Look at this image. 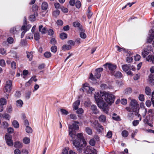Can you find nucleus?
Segmentation results:
<instances>
[{
  "instance_id": "1",
  "label": "nucleus",
  "mask_w": 154,
  "mask_h": 154,
  "mask_svg": "<svg viewBox=\"0 0 154 154\" xmlns=\"http://www.w3.org/2000/svg\"><path fill=\"white\" fill-rule=\"evenodd\" d=\"M94 98L98 107L107 112L106 108L108 104L111 105L114 103L115 97L109 92L100 91L95 92Z\"/></svg>"
},
{
  "instance_id": "2",
  "label": "nucleus",
  "mask_w": 154,
  "mask_h": 154,
  "mask_svg": "<svg viewBox=\"0 0 154 154\" xmlns=\"http://www.w3.org/2000/svg\"><path fill=\"white\" fill-rule=\"evenodd\" d=\"M69 134L72 138L74 139L73 142L74 146L76 148L77 150L79 152H82L83 148L85 146L87 143L83 137L82 133L75 134L72 131H69Z\"/></svg>"
},
{
  "instance_id": "3",
  "label": "nucleus",
  "mask_w": 154,
  "mask_h": 154,
  "mask_svg": "<svg viewBox=\"0 0 154 154\" xmlns=\"http://www.w3.org/2000/svg\"><path fill=\"white\" fill-rule=\"evenodd\" d=\"M80 90L85 91L88 94H92V92L95 90L94 89L89 86L87 83H85L82 85V88H81Z\"/></svg>"
},
{
  "instance_id": "4",
  "label": "nucleus",
  "mask_w": 154,
  "mask_h": 154,
  "mask_svg": "<svg viewBox=\"0 0 154 154\" xmlns=\"http://www.w3.org/2000/svg\"><path fill=\"white\" fill-rule=\"evenodd\" d=\"M153 49L151 46H148L142 52V55L143 57H145L148 54L152 52Z\"/></svg>"
},
{
  "instance_id": "5",
  "label": "nucleus",
  "mask_w": 154,
  "mask_h": 154,
  "mask_svg": "<svg viewBox=\"0 0 154 154\" xmlns=\"http://www.w3.org/2000/svg\"><path fill=\"white\" fill-rule=\"evenodd\" d=\"M5 138L6 140L7 144L9 146H12L13 145L14 143L12 140V137L11 135L7 134L5 136Z\"/></svg>"
},
{
  "instance_id": "6",
  "label": "nucleus",
  "mask_w": 154,
  "mask_h": 154,
  "mask_svg": "<svg viewBox=\"0 0 154 154\" xmlns=\"http://www.w3.org/2000/svg\"><path fill=\"white\" fill-rule=\"evenodd\" d=\"M84 154H97L96 149L90 146H87L84 151Z\"/></svg>"
},
{
  "instance_id": "7",
  "label": "nucleus",
  "mask_w": 154,
  "mask_h": 154,
  "mask_svg": "<svg viewBox=\"0 0 154 154\" xmlns=\"http://www.w3.org/2000/svg\"><path fill=\"white\" fill-rule=\"evenodd\" d=\"M12 86V82L10 80L6 82V85L4 90L5 92L9 93L11 90Z\"/></svg>"
},
{
  "instance_id": "8",
  "label": "nucleus",
  "mask_w": 154,
  "mask_h": 154,
  "mask_svg": "<svg viewBox=\"0 0 154 154\" xmlns=\"http://www.w3.org/2000/svg\"><path fill=\"white\" fill-rule=\"evenodd\" d=\"M93 124L94 125L93 126L94 127L95 129L99 132L102 131L103 130V126L99 124L98 121L95 120L93 123Z\"/></svg>"
},
{
  "instance_id": "9",
  "label": "nucleus",
  "mask_w": 154,
  "mask_h": 154,
  "mask_svg": "<svg viewBox=\"0 0 154 154\" xmlns=\"http://www.w3.org/2000/svg\"><path fill=\"white\" fill-rule=\"evenodd\" d=\"M104 66H107L111 71L112 74L113 73V71H114L117 68V66L116 65L112 64L111 63H106L104 65Z\"/></svg>"
},
{
  "instance_id": "10",
  "label": "nucleus",
  "mask_w": 154,
  "mask_h": 154,
  "mask_svg": "<svg viewBox=\"0 0 154 154\" xmlns=\"http://www.w3.org/2000/svg\"><path fill=\"white\" fill-rule=\"evenodd\" d=\"M69 131H72L75 134H76V132L73 131L72 130L74 129L77 130H79V128L78 125L75 123H73L72 125H69Z\"/></svg>"
},
{
  "instance_id": "11",
  "label": "nucleus",
  "mask_w": 154,
  "mask_h": 154,
  "mask_svg": "<svg viewBox=\"0 0 154 154\" xmlns=\"http://www.w3.org/2000/svg\"><path fill=\"white\" fill-rule=\"evenodd\" d=\"M26 17L24 18V25L22 26L21 28V30H25L26 31L29 30V29H30L31 27V25H28L27 26H26V25L27 24L26 23Z\"/></svg>"
},
{
  "instance_id": "12",
  "label": "nucleus",
  "mask_w": 154,
  "mask_h": 154,
  "mask_svg": "<svg viewBox=\"0 0 154 154\" xmlns=\"http://www.w3.org/2000/svg\"><path fill=\"white\" fill-rule=\"evenodd\" d=\"M36 76H34L32 77L25 84L26 85L29 86L31 84L32 81H34L35 82H36L37 81V79L36 78Z\"/></svg>"
},
{
  "instance_id": "13",
  "label": "nucleus",
  "mask_w": 154,
  "mask_h": 154,
  "mask_svg": "<svg viewBox=\"0 0 154 154\" xmlns=\"http://www.w3.org/2000/svg\"><path fill=\"white\" fill-rule=\"evenodd\" d=\"M148 80L152 85H154V74H150L149 76Z\"/></svg>"
},
{
  "instance_id": "14",
  "label": "nucleus",
  "mask_w": 154,
  "mask_h": 154,
  "mask_svg": "<svg viewBox=\"0 0 154 154\" xmlns=\"http://www.w3.org/2000/svg\"><path fill=\"white\" fill-rule=\"evenodd\" d=\"M14 146L15 148H21L23 147V144L20 141H16L14 142Z\"/></svg>"
},
{
  "instance_id": "15",
  "label": "nucleus",
  "mask_w": 154,
  "mask_h": 154,
  "mask_svg": "<svg viewBox=\"0 0 154 154\" xmlns=\"http://www.w3.org/2000/svg\"><path fill=\"white\" fill-rule=\"evenodd\" d=\"M80 36L81 38L83 39H85L87 37L86 35L84 32L85 31L82 28L80 30Z\"/></svg>"
},
{
  "instance_id": "16",
  "label": "nucleus",
  "mask_w": 154,
  "mask_h": 154,
  "mask_svg": "<svg viewBox=\"0 0 154 154\" xmlns=\"http://www.w3.org/2000/svg\"><path fill=\"white\" fill-rule=\"evenodd\" d=\"M39 31L42 34L46 33L47 31V29L45 27H43L42 25H40L39 26Z\"/></svg>"
},
{
  "instance_id": "17",
  "label": "nucleus",
  "mask_w": 154,
  "mask_h": 154,
  "mask_svg": "<svg viewBox=\"0 0 154 154\" xmlns=\"http://www.w3.org/2000/svg\"><path fill=\"white\" fill-rule=\"evenodd\" d=\"M80 101L79 100H78L74 102L73 104V107L75 110H76L78 109V106L79 105Z\"/></svg>"
},
{
  "instance_id": "18",
  "label": "nucleus",
  "mask_w": 154,
  "mask_h": 154,
  "mask_svg": "<svg viewBox=\"0 0 154 154\" xmlns=\"http://www.w3.org/2000/svg\"><path fill=\"white\" fill-rule=\"evenodd\" d=\"M130 105L132 106L135 107L138 106L137 100L135 99H132L131 100L130 103Z\"/></svg>"
},
{
  "instance_id": "19",
  "label": "nucleus",
  "mask_w": 154,
  "mask_h": 154,
  "mask_svg": "<svg viewBox=\"0 0 154 154\" xmlns=\"http://www.w3.org/2000/svg\"><path fill=\"white\" fill-rule=\"evenodd\" d=\"M73 26L75 27H78L80 30L82 28V26L80 25V23L77 21L74 22L73 23Z\"/></svg>"
},
{
  "instance_id": "20",
  "label": "nucleus",
  "mask_w": 154,
  "mask_h": 154,
  "mask_svg": "<svg viewBox=\"0 0 154 154\" xmlns=\"http://www.w3.org/2000/svg\"><path fill=\"white\" fill-rule=\"evenodd\" d=\"M91 109L95 114H97L98 112V111L97 108V106L95 105H92L91 107Z\"/></svg>"
},
{
  "instance_id": "21",
  "label": "nucleus",
  "mask_w": 154,
  "mask_h": 154,
  "mask_svg": "<svg viewBox=\"0 0 154 154\" xmlns=\"http://www.w3.org/2000/svg\"><path fill=\"white\" fill-rule=\"evenodd\" d=\"M71 48V46L68 45H63L62 47V49L63 51L68 50Z\"/></svg>"
},
{
  "instance_id": "22",
  "label": "nucleus",
  "mask_w": 154,
  "mask_h": 154,
  "mask_svg": "<svg viewBox=\"0 0 154 154\" xmlns=\"http://www.w3.org/2000/svg\"><path fill=\"white\" fill-rule=\"evenodd\" d=\"M16 104L17 107L20 108L22 107L23 103L22 100H20L16 101Z\"/></svg>"
},
{
  "instance_id": "23",
  "label": "nucleus",
  "mask_w": 154,
  "mask_h": 154,
  "mask_svg": "<svg viewBox=\"0 0 154 154\" xmlns=\"http://www.w3.org/2000/svg\"><path fill=\"white\" fill-rule=\"evenodd\" d=\"M19 30V28L13 27L11 29L10 31L11 33L15 34L17 33L18 31Z\"/></svg>"
},
{
  "instance_id": "24",
  "label": "nucleus",
  "mask_w": 154,
  "mask_h": 154,
  "mask_svg": "<svg viewBox=\"0 0 154 154\" xmlns=\"http://www.w3.org/2000/svg\"><path fill=\"white\" fill-rule=\"evenodd\" d=\"M41 6L42 10H45L48 8V4L47 2H44L42 3Z\"/></svg>"
},
{
  "instance_id": "25",
  "label": "nucleus",
  "mask_w": 154,
  "mask_h": 154,
  "mask_svg": "<svg viewBox=\"0 0 154 154\" xmlns=\"http://www.w3.org/2000/svg\"><path fill=\"white\" fill-rule=\"evenodd\" d=\"M112 74L114 75L115 77L117 78H120L122 77V73L119 71L115 73L114 72L112 73Z\"/></svg>"
},
{
  "instance_id": "26",
  "label": "nucleus",
  "mask_w": 154,
  "mask_h": 154,
  "mask_svg": "<svg viewBox=\"0 0 154 154\" xmlns=\"http://www.w3.org/2000/svg\"><path fill=\"white\" fill-rule=\"evenodd\" d=\"M2 117L8 120H10V115L8 114H5L3 115L1 113H0V118H2Z\"/></svg>"
},
{
  "instance_id": "27",
  "label": "nucleus",
  "mask_w": 154,
  "mask_h": 154,
  "mask_svg": "<svg viewBox=\"0 0 154 154\" xmlns=\"http://www.w3.org/2000/svg\"><path fill=\"white\" fill-rule=\"evenodd\" d=\"M0 105L3 106L6 105L7 100L4 98H1L0 99Z\"/></svg>"
},
{
  "instance_id": "28",
  "label": "nucleus",
  "mask_w": 154,
  "mask_h": 154,
  "mask_svg": "<svg viewBox=\"0 0 154 154\" xmlns=\"http://www.w3.org/2000/svg\"><path fill=\"white\" fill-rule=\"evenodd\" d=\"M37 12L34 13V14L30 16V20L31 21H33L35 20L36 17L38 16Z\"/></svg>"
},
{
  "instance_id": "29",
  "label": "nucleus",
  "mask_w": 154,
  "mask_h": 154,
  "mask_svg": "<svg viewBox=\"0 0 154 154\" xmlns=\"http://www.w3.org/2000/svg\"><path fill=\"white\" fill-rule=\"evenodd\" d=\"M130 66L127 64H125L122 65V68L123 70L125 72H127L128 71L129 69L130 68Z\"/></svg>"
},
{
  "instance_id": "30",
  "label": "nucleus",
  "mask_w": 154,
  "mask_h": 154,
  "mask_svg": "<svg viewBox=\"0 0 154 154\" xmlns=\"http://www.w3.org/2000/svg\"><path fill=\"white\" fill-rule=\"evenodd\" d=\"M99 120L100 121L104 122L106 121V118L105 116L102 115L100 116L99 118Z\"/></svg>"
},
{
  "instance_id": "31",
  "label": "nucleus",
  "mask_w": 154,
  "mask_h": 154,
  "mask_svg": "<svg viewBox=\"0 0 154 154\" xmlns=\"http://www.w3.org/2000/svg\"><path fill=\"white\" fill-rule=\"evenodd\" d=\"M23 143L25 144H28L30 142V139L28 137H24L23 140Z\"/></svg>"
},
{
  "instance_id": "32",
  "label": "nucleus",
  "mask_w": 154,
  "mask_h": 154,
  "mask_svg": "<svg viewBox=\"0 0 154 154\" xmlns=\"http://www.w3.org/2000/svg\"><path fill=\"white\" fill-rule=\"evenodd\" d=\"M86 133L89 135H91L92 133V129L89 127H86L85 129Z\"/></svg>"
},
{
  "instance_id": "33",
  "label": "nucleus",
  "mask_w": 154,
  "mask_h": 154,
  "mask_svg": "<svg viewBox=\"0 0 154 154\" xmlns=\"http://www.w3.org/2000/svg\"><path fill=\"white\" fill-rule=\"evenodd\" d=\"M27 56L29 60H31L33 57L32 52H27Z\"/></svg>"
},
{
  "instance_id": "34",
  "label": "nucleus",
  "mask_w": 154,
  "mask_h": 154,
  "mask_svg": "<svg viewBox=\"0 0 154 154\" xmlns=\"http://www.w3.org/2000/svg\"><path fill=\"white\" fill-rule=\"evenodd\" d=\"M122 135L123 137H127L128 135V132L126 130H123L122 132Z\"/></svg>"
},
{
  "instance_id": "35",
  "label": "nucleus",
  "mask_w": 154,
  "mask_h": 154,
  "mask_svg": "<svg viewBox=\"0 0 154 154\" xmlns=\"http://www.w3.org/2000/svg\"><path fill=\"white\" fill-rule=\"evenodd\" d=\"M40 33L38 32L35 33L34 35V38L36 40H38L40 38Z\"/></svg>"
},
{
  "instance_id": "36",
  "label": "nucleus",
  "mask_w": 154,
  "mask_h": 154,
  "mask_svg": "<svg viewBox=\"0 0 154 154\" xmlns=\"http://www.w3.org/2000/svg\"><path fill=\"white\" fill-rule=\"evenodd\" d=\"M12 125L13 126L16 128H18L19 127V124L17 121L16 120H14L12 122Z\"/></svg>"
},
{
  "instance_id": "37",
  "label": "nucleus",
  "mask_w": 154,
  "mask_h": 154,
  "mask_svg": "<svg viewBox=\"0 0 154 154\" xmlns=\"http://www.w3.org/2000/svg\"><path fill=\"white\" fill-rule=\"evenodd\" d=\"M145 91L146 94L148 95H149L151 93V90L149 87H147L145 89Z\"/></svg>"
},
{
  "instance_id": "38",
  "label": "nucleus",
  "mask_w": 154,
  "mask_h": 154,
  "mask_svg": "<svg viewBox=\"0 0 154 154\" xmlns=\"http://www.w3.org/2000/svg\"><path fill=\"white\" fill-rule=\"evenodd\" d=\"M60 36L61 39H64L67 38V35L65 33H62L60 34Z\"/></svg>"
},
{
  "instance_id": "39",
  "label": "nucleus",
  "mask_w": 154,
  "mask_h": 154,
  "mask_svg": "<svg viewBox=\"0 0 154 154\" xmlns=\"http://www.w3.org/2000/svg\"><path fill=\"white\" fill-rule=\"evenodd\" d=\"M14 39L11 37L8 38L7 40V42L8 44H12L14 42Z\"/></svg>"
},
{
  "instance_id": "40",
  "label": "nucleus",
  "mask_w": 154,
  "mask_h": 154,
  "mask_svg": "<svg viewBox=\"0 0 154 154\" xmlns=\"http://www.w3.org/2000/svg\"><path fill=\"white\" fill-rule=\"evenodd\" d=\"M12 110V106L11 105H9L8 106L7 108V111L9 113L11 112Z\"/></svg>"
},
{
  "instance_id": "41",
  "label": "nucleus",
  "mask_w": 154,
  "mask_h": 154,
  "mask_svg": "<svg viewBox=\"0 0 154 154\" xmlns=\"http://www.w3.org/2000/svg\"><path fill=\"white\" fill-rule=\"evenodd\" d=\"M51 51L52 52L54 53H55L56 52V51H57V48L56 46L54 45V46H52L51 48Z\"/></svg>"
},
{
  "instance_id": "42",
  "label": "nucleus",
  "mask_w": 154,
  "mask_h": 154,
  "mask_svg": "<svg viewBox=\"0 0 154 154\" xmlns=\"http://www.w3.org/2000/svg\"><path fill=\"white\" fill-rule=\"evenodd\" d=\"M60 11L58 10H56L53 11V15L55 17H57L60 14Z\"/></svg>"
},
{
  "instance_id": "43",
  "label": "nucleus",
  "mask_w": 154,
  "mask_h": 154,
  "mask_svg": "<svg viewBox=\"0 0 154 154\" xmlns=\"http://www.w3.org/2000/svg\"><path fill=\"white\" fill-rule=\"evenodd\" d=\"M38 6L36 5H33L32 8V11L34 12V13L37 12V11L38 10Z\"/></svg>"
},
{
  "instance_id": "44",
  "label": "nucleus",
  "mask_w": 154,
  "mask_h": 154,
  "mask_svg": "<svg viewBox=\"0 0 154 154\" xmlns=\"http://www.w3.org/2000/svg\"><path fill=\"white\" fill-rule=\"evenodd\" d=\"M126 60L127 62L130 63L133 61V59L132 57L131 56L128 57L126 58Z\"/></svg>"
},
{
  "instance_id": "45",
  "label": "nucleus",
  "mask_w": 154,
  "mask_h": 154,
  "mask_svg": "<svg viewBox=\"0 0 154 154\" xmlns=\"http://www.w3.org/2000/svg\"><path fill=\"white\" fill-rule=\"evenodd\" d=\"M26 131L28 133H31L32 132V129L29 127L26 126Z\"/></svg>"
},
{
  "instance_id": "46",
  "label": "nucleus",
  "mask_w": 154,
  "mask_h": 154,
  "mask_svg": "<svg viewBox=\"0 0 154 154\" xmlns=\"http://www.w3.org/2000/svg\"><path fill=\"white\" fill-rule=\"evenodd\" d=\"M90 7H89L88 9V12L87 13V16L88 18L90 19L91 18L92 15V13L90 11Z\"/></svg>"
},
{
  "instance_id": "47",
  "label": "nucleus",
  "mask_w": 154,
  "mask_h": 154,
  "mask_svg": "<svg viewBox=\"0 0 154 154\" xmlns=\"http://www.w3.org/2000/svg\"><path fill=\"white\" fill-rule=\"evenodd\" d=\"M60 111L63 114L67 115L69 114L68 111L65 109H60Z\"/></svg>"
},
{
  "instance_id": "48",
  "label": "nucleus",
  "mask_w": 154,
  "mask_h": 154,
  "mask_svg": "<svg viewBox=\"0 0 154 154\" xmlns=\"http://www.w3.org/2000/svg\"><path fill=\"white\" fill-rule=\"evenodd\" d=\"M45 57L46 58H49L51 56V54L50 52H46L44 54Z\"/></svg>"
},
{
  "instance_id": "49",
  "label": "nucleus",
  "mask_w": 154,
  "mask_h": 154,
  "mask_svg": "<svg viewBox=\"0 0 154 154\" xmlns=\"http://www.w3.org/2000/svg\"><path fill=\"white\" fill-rule=\"evenodd\" d=\"M75 5L77 8H79L81 6V3L80 1H77L75 3Z\"/></svg>"
},
{
  "instance_id": "50",
  "label": "nucleus",
  "mask_w": 154,
  "mask_h": 154,
  "mask_svg": "<svg viewBox=\"0 0 154 154\" xmlns=\"http://www.w3.org/2000/svg\"><path fill=\"white\" fill-rule=\"evenodd\" d=\"M113 116H112V118L114 120H119V116H117L116 114L115 113H114L113 114Z\"/></svg>"
},
{
  "instance_id": "51",
  "label": "nucleus",
  "mask_w": 154,
  "mask_h": 154,
  "mask_svg": "<svg viewBox=\"0 0 154 154\" xmlns=\"http://www.w3.org/2000/svg\"><path fill=\"white\" fill-rule=\"evenodd\" d=\"M0 65L2 66H4L5 65V62L4 60L3 59L0 60Z\"/></svg>"
},
{
  "instance_id": "52",
  "label": "nucleus",
  "mask_w": 154,
  "mask_h": 154,
  "mask_svg": "<svg viewBox=\"0 0 154 154\" xmlns=\"http://www.w3.org/2000/svg\"><path fill=\"white\" fill-rule=\"evenodd\" d=\"M127 100L125 99H122L121 100V103L123 105H126L127 103Z\"/></svg>"
},
{
  "instance_id": "53",
  "label": "nucleus",
  "mask_w": 154,
  "mask_h": 154,
  "mask_svg": "<svg viewBox=\"0 0 154 154\" xmlns=\"http://www.w3.org/2000/svg\"><path fill=\"white\" fill-rule=\"evenodd\" d=\"M11 67L13 69H15L16 68V63L13 61L11 63Z\"/></svg>"
},
{
  "instance_id": "54",
  "label": "nucleus",
  "mask_w": 154,
  "mask_h": 154,
  "mask_svg": "<svg viewBox=\"0 0 154 154\" xmlns=\"http://www.w3.org/2000/svg\"><path fill=\"white\" fill-rule=\"evenodd\" d=\"M134 60L136 61H138L140 60V56L138 54H137L134 57Z\"/></svg>"
},
{
  "instance_id": "55",
  "label": "nucleus",
  "mask_w": 154,
  "mask_h": 154,
  "mask_svg": "<svg viewBox=\"0 0 154 154\" xmlns=\"http://www.w3.org/2000/svg\"><path fill=\"white\" fill-rule=\"evenodd\" d=\"M61 9L62 11L64 13H66L68 12V10L66 8H65L63 7H62L61 8Z\"/></svg>"
},
{
  "instance_id": "56",
  "label": "nucleus",
  "mask_w": 154,
  "mask_h": 154,
  "mask_svg": "<svg viewBox=\"0 0 154 154\" xmlns=\"http://www.w3.org/2000/svg\"><path fill=\"white\" fill-rule=\"evenodd\" d=\"M76 112L78 114H81L84 112V110L82 109L79 108L77 110Z\"/></svg>"
},
{
  "instance_id": "57",
  "label": "nucleus",
  "mask_w": 154,
  "mask_h": 154,
  "mask_svg": "<svg viewBox=\"0 0 154 154\" xmlns=\"http://www.w3.org/2000/svg\"><path fill=\"white\" fill-rule=\"evenodd\" d=\"M139 99L141 101H143L144 100V95L143 94H140L139 96Z\"/></svg>"
},
{
  "instance_id": "58",
  "label": "nucleus",
  "mask_w": 154,
  "mask_h": 154,
  "mask_svg": "<svg viewBox=\"0 0 154 154\" xmlns=\"http://www.w3.org/2000/svg\"><path fill=\"white\" fill-rule=\"evenodd\" d=\"M6 51L3 48H0V53L2 54H5Z\"/></svg>"
},
{
  "instance_id": "59",
  "label": "nucleus",
  "mask_w": 154,
  "mask_h": 154,
  "mask_svg": "<svg viewBox=\"0 0 154 154\" xmlns=\"http://www.w3.org/2000/svg\"><path fill=\"white\" fill-rule=\"evenodd\" d=\"M89 143L91 146H94L95 143V142L93 139H91L89 141Z\"/></svg>"
},
{
  "instance_id": "60",
  "label": "nucleus",
  "mask_w": 154,
  "mask_h": 154,
  "mask_svg": "<svg viewBox=\"0 0 154 154\" xmlns=\"http://www.w3.org/2000/svg\"><path fill=\"white\" fill-rule=\"evenodd\" d=\"M146 104L147 106L149 107L151 105V102L150 100H147L146 102Z\"/></svg>"
},
{
  "instance_id": "61",
  "label": "nucleus",
  "mask_w": 154,
  "mask_h": 154,
  "mask_svg": "<svg viewBox=\"0 0 154 154\" xmlns=\"http://www.w3.org/2000/svg\"><path fill=\"white\" fill-rule=\"evenodd\" d=\"M112 136V132L110 131H109L106 134L107 137L108 138H110Z\"/></svg>"
},
{
  "instance_id": "62",
  "label": "nucleus",
  "mask_w": 154,
  "mask_h": 154,
  "mask_svg": "<svg viewBox=\"0 0 154 154\" xmlns=\"http://www.w3.org/2000/svg\"><path fill=\"white\" fill-rule=\"evenodd\" d=\"M139 121L138 120H134L133 121L132 123L134 126H136L139 123Z\"/></svg>"
},
{
  "instance_id": "63",
  "label": "nucleus",
  "mask_w": 154,
  "mask_h": 154,
  "mask_svg": "<svg viewBox=\"0 0 154 154\" xmlns=\"http://www.w3.org/2000/svg\"><path fill=\"white\" fill-rule=\"evenodd\" d=\"M22 154H28V151L26 149H23L21 151Z\"/></svg>"
},
{
  "instance_id": "64",
  "label": "nucleus",
  "mask_w": 154,
  "mask_h": 154,
  "mask_svg": "<svg viewBox=\"0 0 154 154\" xmlns=\"http://www.w3.org/2000/svg\"><path fill=\"white\" fill-rule=\"evenodd\" d=\"M14 154H21V151L19 149H16L14 150Z\"/></svg>"
}]
</instances>
